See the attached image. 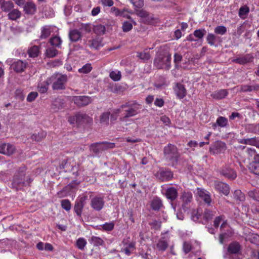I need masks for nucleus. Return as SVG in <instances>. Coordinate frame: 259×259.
I'll list each match as a JSON object with an SVG mask.
<instances>
[{
    "instance_id": "nucleus-49",
    "label": "nucleus",
    "mask_w": 259,
    "mask_h": 259,
    "mask_svg": "<svg viewBox=\"0 0 259 259\" xmlns=\"http://www.w3.org/2000/svg\"><path fill=\"white\" fill-rule=\"evenodd\" d=\"M110 77L114 81H118L121 77V73L120 71H111L110 73Z\"/></svg>"
},
{
    "instance_id": "nucleus-17",
    "label": "nucleus",
    "mask_w": 259,
    "mask_h": 259,
    "mask_svg": "<svg viewBox=\"0 0 259 259\" xmlns=\"http://www.w3.org/2000/svg\"><path fill=\"white\" fill-rule=\"evenodd\" d=\"M92 119L88 115L82 113H77L76 114V123L78 125H82L84 123H90L92 122Z\"/></svg>"
},
{
    "instance_id": "nucleus-28",
    "label": "nucleus",
    "mask_w": 259,
    "mask_h": 259,
    "mask_svg": "<svg viewBox=\"0 0 259 259\" xmlns=\"http://www.w3.org/2000/svg\"><path fill=\"white\" fill-rule=\"evenodd\" d=\"M162 206V201L158 197H155L151 201V207L154 210H159Z\"/></svg>"
},
{
    "instance_id": "nucleus-27",
    "label": "nucleus",
    "mask_w": 259,
    "mask_h": 259,
    "mask_svg": "<svg viewBox=\"0 0 259 259\" xmlns=\"http://www.w3.org/2000/svg\"><path fill=\"white\" fill-rule=\"evenodd\" d=\"M22 15L21 12L18 9H13L8 14V17L9 20L16 21L19 19Z\"/></svg>"
},
{
    "instance_id": "nucleus-36",
    "label": "nucleus",
    "mask_w": 259,
    "mask_h": 259,
    "mask_svg": "<svg viewBox=\"0 0 259 259\" xmlns=\"http://www.w3.org/2000/svg\"><path fill=\"white\" fill-rule=\"evenodd\" d=\"M59 51L54 48H48L46 49L45 54L48 58H53L58 55Z\"/></svg>"
},
{
    "instance_id": "nucleus-7",
    "label": "nucleus",
    "mask_w": 259,
    "mask_h": 259,
    "mask_svg": "<svg viewBox=\"0 0 259 259\" xmlns=\"http://www.w3.org/2000/svg\"><path fill=\"white\" fill-rule=\"evenodd\" d=\"M135 13L141 18L142 21L145 24H150L154 22L153 15L143 9L136 10Z\"/></svg>"
},
{
    "instance_id": "nucleus-55",
    "label": "nucleus",
    "mask_w": 259,
    "mask_h": 259,
    "mask_svg": "<svg viewBox=\"0 0 259 259\" xmlns=\"http://www.w3.org/2000/svg\"><path fill=\"white\" fill-rule=\"evenodd\" d=\"M183 249L184 252L187 254L191 251L192 244L189 242L185 241L183 243Z\"/></svg>"
},
{
    "instance_id": "nucleus-26",
    "label": "nucleus",
    "mask_w": 259,
    "mask_h": 259,
    "mask_svg": "<svg viewBox=\"0 0 259 259\" xmlns=\"http://www.w3.org/2000/svg\"><path fill=\"white\" fill-rule=\"evenodd\" d=\"M156 249L160 251H164L168 246V243L164 238H161L158 240L156 244Z\"/></svg>"
},
{
    "instance_id": "nucleus-3",
    "label": "nucleus",
    "mask_w": 259,
    "mask_h": 259,
    "mask_svg": "<svg viewBox=\"0 0 259 259\" xmlns=\"http://www.w3.org/2000/svg\"><path fill=\"white\" fill-rule=\"evenodd\" d=\"M163 154L165 159L169 161L172 165L178 163L180 154L177 147L173 144H168L163 149Z\"/></svg>"
},
{
    "instance_id": "nucleus-53",
    "label": "nucleus",
    "mask_w": 259,
    "mask_h": 259,
    "mask_svg": "<svg viewBox=\"0 0 259 259\" xmlns=\"http://www.w3.org/2000/svg\"><path fill=\"white\" fill-rule=\"evenodd\" d=\"M206 33V31L205 29H197L194 31L193 34L195 37L201 39L203 38Z\"/></svg>"
},
{
    "instance_id": "nucleus-37",
    "label": "nucleus",
    "mask_w": 259,
    "mask_h": 259,
    "mask_svg": "<svg viewBox=\"0 0 259 259\" xmlns=\"http://www.w3.org/2000/svg\"><path fill=\"white\" fill-rule=\"evenodd\" d=\"M89 241L91 244L95 246L102 245L104 242L102 238L94 236L91 238Z\"/></svg>"
},
{
    "instance_id": "nucleus-56",
    "label": "nucleus",
    "mask_w": 259,
    "mask_h": 259,
    "mask_svg": "<svg viewBox=\"0 0 259 259\" xmlns=\"http://www.w3.org/2000/svg\"><path fill=\"white\" fill-rule=\"evenodd\" d=\"M214 31L217 34L223 35L227 32V29L226 27L224 26H219L215 28Z\"/></svg>"
},
{
    "instance_id": "nucleus-63",
    "label": "nucleus",
    "mask_w": 259,
    "mask_h": 259,
    "mask_svg": "<svg viewBox=\"0 0 259 259\" xmlns=\"http://www.w3.org/2000/svg\"><path fill=\"white\" fill-rule=\"evenodd\" d=\"M15 95L17 99L20 100H23L25 97L21 89H17L15 92Z\"/></svg>"
},
{
    "instance_id": "nucleus-4",
    "label": "nucleus",
    "mask_w": 259,
    "mask_h": 259,
    "mask_svg": "<svg viewBox=\"0 0 259 259\" xmlns=\"http://www.w3.org/2000/svg\"><path fill=\"white\" fill-rule=\"evenodd\" d=\"M49 79L51 83H53L52 88L54 90H64L68 77L66 75L56 74L52 75Z\"/></svg>"
},
{
    "instance_id": "nucleus-52",
    "label": "nucleus",
    "mask_w": 259,
    "mask_h": 259,
    "mask_svg": "<svg viewBox=\"0 0 259 259\" xmlns=\"http://www.w3.org/2000/svg\"><path fill=\"white\" fill-rule=\"evenodd\" d=\"M89 42L90 43V47L95 49H98L101 46V42L97 39L90 40Z\"/></svg>"
},
{
    "instance_id": "nucleus-54",
    "label": "nucleus",
    "mask_w": 259,
    "mask_h": 259,
    "mask_svg": "<svg viewBox=\"0 0 259 259\" xmlns=\"http://www.w3.org/2000/svg\"><path fill=\"white\" fill-rule=\"evenodd\" d=\"M114 227V223L113 222L106 223L102 226L103 230L107 231H112Z\"/></svg>"
},
{
    "instance_id": "nucleus-9",
    "label": "nucleus",
    "mask_w": 259,
    "mask_h": 259,
    "mask_svg": "<svg viewBox=\"0 0 259 259\" xmlns=\"http://www.w3.org/2000/svg\"><path fill=\"white\" fill-rule=\"evenodd\" d=\"M155 177L161 181H169L173 178L172 172L167 169H160L155 175Z\"/></svg>"
},
{
    "instance_id": "nucleus-18",
    "label": "nucleus",
    "mask_w": 259,
    "mask_h": 259,
    "mask_svg": "<svg viewBox=\"0 0 259 259\" xmlns=\"http://www.w3.org/2000/svg\"><path fill=\"white\" fill-rule=\"evenodd\" d=\"M197 194L200 198H201L205 203L209 205L211 202V199L210 193L203 189L198 188L197 189Z\"/></svg>"
},
{
    "instance_id": "nucleus-19",
    "label": "nucleus",
    "mask_w": 259,
    "mask_h": 259,
    "mask_svg": "<svg viewBox=\"0 0 259 259\" xmlns=\"http://www.w3.org/2000/svg\"><path fill=\"white\" fill-rule=\"evenodd\" d=\"M253 59L254 57L252 54H247L234 59L233 62L240 64H244L252 62Z\"/></svg>"
},
{
    "instance_id": "nucleus-62",
    "label": "nucleus",
    "mask_w": 259,
    "mask_h": 259,
    "mask_svg": "<svg viewBox=\"0 0 259 259\" xmlns=\"http://www.w3.org/2000/svg\"><path fill=\"white\" fill-rule=\"evenodd\" d=\"M79 30L84 31L89 33L91 31V27L90 24H81Z\"/></svg>"
},
{
    "instance_id": "nucleus-16",
    "label": "nucleus",
    "mask_w": 259,
    "mask_h": 259,
    "mask_svg": "<svg viewBox=\"0 0 259 259\" xmlns=\"http://www.w3.org/2000/svg\"><path fill=\"white\" fill-rule=\"evenodd\" d=\"M174 92L177 97L182 99L184 98L187 94V91L183 84L181 83H176L174 87Z\"/></svg>"
},
{
    "instance_id": "nucleus-44",
    "label": "nucleus",
    "mask_w": 259,
    "mask_h": 259,
    "mask_svg": "<svg viewBox=\"0 0 259 259\" xmlns=\"http://www.w3.org/2000/svg\"><path fill=\"white\" fill-rule=\"evenodd\" d=\"M215 211H212L209 209H205L204 214H203V218L206 221H209L215 215Z\"/></svg>"
},
{
    "instance_id": "nucleus-47",
    "label": "nucleus",
    "mask_w": 259,
    "mask_h": 259,
    "mask_svg": "<svg viewBox=\"0 0 259 259\" xmlns=\"http://www.w3.org/2000/svg\"><path fill=\"white\" fill-rule=\"evenodd\" d=\"M217 123L219 126L225 127L228 124V120L224 117L220 116L217 120Z\"/></svg>"
},
{
    "instance_id": "nucleus-31",
    "label": "nucleus",
    "mask_w": 259,
    "mask_h": 259,
    "mask_svg": "<svg viewBox=\"0 0 259 259\" xmlns=\"http://www.w3.org/2000/svg\"><path fill=\"white\" fill-rule=\"evenodd\" d=\"M228 94L226 90H220L211 94V96L215 99H221L225 98Z\"/></svg>"
},
{
    "instance_id": "nucleus-33",
    "label": "nucleus",
    "mask_w": 259,
    "mask_h": 259,
    "mask_svg": "<svg viewBox=\"0 0 259 259\" xmlns=\"http://www.w3.org/2000/svg\"><path fill=\"white\" fill-rule=\"evenodd\" d=\"M47 136V133L45 131H40L37 134H33L31 136L32 140L39 142L44 139Z\"/></svg>"
},
{
    "instance_id": "nucleus-50",
    "label": "nucleus",
    "mask_w": 259,
    "mask_h": 259,
    "mask_svg": "<svg viewBox=\"0 0 259 259\" xmlns=\"http://www.w3.org/2000/svg\"><path fill=\"white\" fill-rule=\"evenodd\" d=\"M249 12V9L247 6H245L241 7L239 10V16L240 17L244 18L243 16L247 15Z\"/></svg>"
},
{
    "instance_id": "nucleus-12",
    "label": "nucleus",
    "mask_w": 259,
    "mask_h": 259,
    "mask_svg": "<svg viewBox=\"0 0 259 259\" xmlns=\"http://www.w3.org/2000/svg\"><path fill=\"white\" fill-rule=\"evenodd\" d=\"M226 150V144L222 141H218L214 143L209 148V150L213 154L224 152Z\"/></svg>"
},
{
    "instance_id": "nucleus-35",
    "label": "nucleus",
    "mask_w": 259,
    "mask_h": 259,
    "mask_svg": "<svg viewBox=\"0 0 259 259\" xmlns=\"http://www.w3.org/2000/svg\"><path fill=\"white\" fill-rule=\"evenodd\" d=\"M39 53V48L37 46H33L28 50L29 56L32 58L37 57Z\"/></svg>"
},
{
    "instance_id": "nucleus-29",
    "label": "nucleus",
    "mask_w": 259,
    "mask_h": 259,
    "mask_svg": "<svg viewBox=\"0 0 259 259\" xmlns=\"http://www.w3.org/2000/svg\"><path fill=\"white\" fill-rule=\"evenodd\" d=\"M50 84L51 81L49 78L47 79V80L39 83L38 84V91L41 93H46Z\"/></svg>"
},
{
    "instance_id": "nucleus-5",
    "label": "nucleus",
    "mask_w": 259,
    "mask_h": 259,
    "mask_svg": "<svg viewBox=\"0 0 259 259\" xmlns=\"http://www.w3.org/2000/svg\"><path fill=\"white\" fill-rule=\"evenodd\" d=\"M115 147L113 143L102 142L95 143L90 146V150L95 155H98L100 152L109 149H113Z\"/></svg>"
},
{
    "instance_id": "nucleus-39",
    "label": "nucleus",
    "mask_w": 259,
    "mask_h": 259,
    "mask_svg": "<svg viewBox=\"0 0 259 259\" xmlns=\"http://www.w3.org/2000/svg\"><path fill=\"white\" fill-rule=\"evenodd\" d=\"M110 115V112H105L103 113L100 116V122L106 125H108Z\"/></svg>"
},
{
    "instance_id": "nucleus-14",
    "label": "nucleus",
    "mask_w": 259,
    "mask_h": 259,
    "mask_svg": "<svg viewBox=\"0 0 259 259\" xmlns=\"http://www.w3.org/2000/svg\"><path fill=\"white\" fill-rule=\"evenodd\" d=\"M15 147L10 144L1 143L0 144V153L10 156L15 151Z\"/></svg>"
},
{
    "instance_id": "nucleus-11",
    "label": "nucleus",
    "mask_w": 259,
    "mask_h": 259,
    "mask_svg": "<svg viewBox=\"0 0 259 259\" xmlns=\"http://www.w3.org/2000/svg\"><path fill=\"white\" fill-rule=\"evenodd\" d=\"M214 187L217 191L223 194L225 196H228L230 193V188L228 184L225 183L220 181H215Z\"/></svg>"
},
{
    "instance_id": "nucleus-51",
    "label": "nucleus",
    "mask_w": 259,
    "mask_h": 259,
    "mask_svg": "<svg viewBox=\"0 0 259 259\" xmlns=\"http://www.w3.org/2000/svg\"><path fill=\"white\" fill-rule=\"evenodd\" d=\"M61 205L62 207L66 211H69L71 209V203L68 199L62 200Z\"/></svg>"
},
{
    "instance_id": "nucleus-23",
    "label": "nucleus",
    "mask_w": 259,
    "mask_h": 259,
    "mask_svg": "<svg viewBox=\"0 0 259 259\" xmlns=\"http://www.w3.org/2000/svg\"><path fill=\"white\" fill-rule=\"evenodd\" d=\"M178 196V190L174 187L167 188L165 191V196L171 201L175 200Z\"/></svg>"
},
{
    "instance_id": "nucleus-25",
    "label": "nucleus",
    "mask_w": 259,
    "mask_h": 259,
    "mask_svg": "<svg viewBox=\"0 0 259 259\" xmlns=\"http://www.w3.org/2000/svg\"><path fill=\"white\" fill-rule=\"evenodd\" d=\"M220 173L223 176L231 180L235 179L237 176L236 172L232 169L230 168H223L220 171Z\"/></svg>"
},
{
    "instance_id": "nucleus-58",
    "label": "nucleus",
    "mask_w": 259,
    "mask_h": 259,
    "mask_svg": "<svg viewBox=\"0 0 259 259\" xmlns=\"http://www.w3.org/2000/svg\"><path fill=\"white\" fill-rule=\"evenodd\" d=\"M132 4L137 8L140 9L144 6V0H130Z\"/></svg>"
},
{
    "instance_id": "nucleus-42",
    "label": "nucleus",
    "mask_w": 259,
    "mask_h": 259,
    "mask_svg": "<svg viewBox=\"0 0 259 259\" xmlns=\"http://www.w3.org/2000/svg\"><path fill=\"white\" fill-rule=\"evenodd\" d=\"M234 198L239 201H244L245 199L244 194L240 190H236L233 194Z\"/></svg>"
},
{
    "instance_id": "nucleus-43",
    "label": "nucleus",
    "mask_w": 259,
    "mask_h": 259,
    "mask_svg": "<svg viewBox=\"0 0 259 259\" xmlns=\"http://www.w3.org/2000/svg\"><path fill=\"white\" fill-rule=\"evenodd\" d=\"M249 169L254 174L259 175V163H250Z\"/></svg>"
},
{
    "instance_id": "nucleus-21",
    "label": "nucleus",
    "mask_w": 259,
    "mask_h": 259,
    "mask_svg": "<svg viewBox=\"0 0 259 259\" xmlns=\"http://www.w3.org/2000/svg\"><path fill=\"white\" fill-rule=\"evenodd\" d=\"M23 11L26 14L33 15L36 11V6L33 2H26L23 6Z\"/></svg>"
},
{
    "instance_id": "nucleus-34",
    "label": "nucleus",
    "mask_w": 259,
    "mask_h": 259,
    "mask_svg": "<svg viewBox=\"0 0 259 259\" xmlns=\"http://www.w3.org/2000/svg\"><path fill=\"white\" fill-rule=\"evenodd\" d=\"M240 249V245L239 243L237 242H233L231 243L228 248V251L229 252L232 254L237 253Z\"/></svg>"
},
{
    "instance_id": "nucleus-13",
    "label": "nucleus",
    "mask_w": 259,
    "mask_h": 259,
    "mask_svg": "<svg viewBox=\"0 0 259 259\" xmlns=\"http://www.w3.org/2000/svg\"><path fill=\"white\" fill-rule=\"evenodd\" d=\"M27 63L25 61L18 60L14 61L11 65V67L16 72L21 73L24 72L27 67Z\"/></svg>"
},
{
    "instance_id": "nucleus-59",
    "label": "nucleus",
    "mask_w": 259,
    "mask_h": 259,
    "mask_svg": "<svg viewBox=\"0 0 259 259\" xmlns=\"http://www.w3.org/2000/svg\"><path fill=\"white\" fill-rule=\"evenodd\" d=\"M122 30L124 32H128L133 28V25L128 21H125L122 24Z\"/></svg>"
},
{
    "instance_id": "nucleus-45",
    "label": "nucleus",
    "mask_w": 259,
    "mask_h": 259,
    "mask_svg": "<svg viewBox=\"0 0 259 259\" xmlns=\"http://www.w3.org/2000/svg\"><path fill=\"white\" fill-rule=\"evenodd\" d=\"M87 244L86 240L83 238H79L76 242V245L77 248L80 250H83Z\"/></svg>"
},
{
    "instance_id": "nucleus-22",
    "label": "nucleus",
    "mask_w": 259,
    "mask_h": 259,
    "mask_svg": "<svg viewBox=\"0 0 259 259\" xmlns=\"http://www.w3.org/2000/svg\"><path fill=\"white\" fill-rule=\"evenodd\" d=\"M239 143L249 145L256 147L259 148V138H252L242 139L238 140Z\"/></svg>"
},
{
    "instance_id": "nucleus-6",
    "label": "nucleus",
    "mask_w": 259,
    "mask_h": 259,
    "mask_svg": "<svg viewBox=\"0 0 259 259\" xmlns=\"http://www.w3.org/2000/svg\"><path fill=\"white\" fill-rule=\"evenodd\" d=\"M141 105L138 103L134 102L133 105L128 109L125 110V115L120 117L119 121L124 122L128 120V118L137 115L140 112Z\"/></svg>"
},
{
    "instance_id": "nucleus-30",
    "label": "nucleus",
    "mask_w": 259,
    "mask_h": 259,
    "mask_svg": "<svg viewBox=\"0 0 259 259\" xmlns=\"http://www.w3.org/2000/svg\"><path fill=\"white\" fill-rule=\"evenodd\" d=\"M14 4L11 1H4L1 4V9L5 12H10L14 8Z\"/></svg>"
},
{
    "instance_id": "nucleus-48",
    "label": "nucleus",
    "mask_w": 259,
    "mask_h": 259,
    "mask_svg": "<svg viewBox=\"0 0 259 259\" xmlns=\"http://www.w3.org/2000/svg\"><path fill=\"white\" fill-rule=\"evenodd\" d=\"M217 39V36L212 33H208L207 37H206V40L208 44H209L210 46H214L215 40Z\"/></svg>"
},
{
    "instance_id": "nucleus-24",
    "label": "nucleus",
    "mask_w": 259,
    "mask_h": 259,
    "mask_svg": "<svg viewBox=\"0 0 259 259\" xmlns=\"http://www.w3.org/2000/svg\"><path fill=\"white\" fill-rule=\"evenodd\" d=\"M68 35L69 39L72 42L78 41L81 39L82 36L81 32L76 29L70 30Z\"/></svg>"
},
{
    "instance_id": "nucleus-57",
    "label": "nucleus",
    "mask_w": 259,
    "mask_h": 259,
    "mask_svg": "<svg viewBox=\"0 0 259 259\" xmlns=\"http://www.w3.org/2000/svg\"><path fill=\"white\" fill-rule=\"evenodd\" d=\"M137 57L141 60L146 61L148 60L150 58V55L149 53L144 51L143 52L138 53Z\"/></svg>"
},
{
    "instance_id": "nucleus-2",
    "label": "nucleus",
    "mask_w": 259,
    "mask_h": 259,
    "mask_svg": "<svg viewBox=\"0 0 259 259\" xmlns=\"http://www.w3.org/2000/svg\"><path fill=\"white\" fill-rule=\"evenodd\" d=\"M25 171L26 167L25 166L21 167L14 177L12 185L13 188L17 190L28 185L31 182V179L29 178H27L25 180Z\"/></svg>"
},
{
    "instance_id": "nucleus-61",
    "label": "nucleus",
    "mask_w": 259,
    "mask_h": 259,
    "mask_svg": "<svg viewBox=\"0 0 259 259\" xmlns=\"http://www.w3.org/2000/svg\"><path fill=\"white\" fill-rule=\"evenodd\" d=\"M225 216L223 215H220L215 218L214 220V226L215 228H218L220 223L224 221Z\"/></svg>"
},
{
    "instance_id": "nucleus-41",
    "label": "nucleus",
    "mask_w": 259,
    "mask_h": 259,
    "mask_svg": "<svg viewBox=\"0 0 259 259\" xmlns=\"http://www.w3.org/2000/svg\"><path fill=\"white\" fill-rule=\"evenodd\" d=\"M94 31L98 35H103L105 32L106 28L103 25L97 24L94 26Z\"/></svg>"
},
{
    "instance_id": "nucleus-1",
    "label": "nucleus",
    "mask_w": 259,
    "mask_h": 259,
    "mask_svg": "<svg viewBox=\"0 0 259 259\" xmlns=\"http://www.w3.org/2000/svg\"><path fill=\"white\" fill-rule=\"evenodd\" d=\"M171 55L167 51H160L154 61V65L158 69L168 70L170 67Z\"/></svg>"
},
{
    "instance_id": "nucleus-15",
    "label": "nucleus",
    "mask_w": 259,
    "mask_h": 259,
    "mask_svg": "<svg viewBox=\"0 0 259 259\" xmlns=\"http://www.w3.org/2000/svg\"><path fill=\"white\" fill-rule=\"evenodd\" d=\"M88 197L83 196L80 197L79 200L76 201L74 207V210L78 217H80L82 213V210L85 204V201Z\"/></svg>"
},
{
    "instance_id": "nucleus-40",
    "label": "nucleus",
    "mask_w": 259,
    "mask_h": 259,
    "mask_svg": "<svg viewBox=\"0 0 259 259\" xmlns=\"http://www.w3.org/2000/svg\"><path fill=\"white\" fill-rule=\"evenodd\" d=\"M181 198L185 204L190 203L192 200V195L190 192H184L181 196Z\"/></svg>"
},
{
    "instance_id": "nucleus-64",
    "label": "nucleus",
    "mask_w": 259,
    "mask_h": 259,
    "mask_svg": "<svg viewBox=\"0 0 259 259\" xmlns=\"http://www.w3.org/2000/svg\"><path fill=\"white\" fill-rule=\"evenodd\" d=\"M251 243L259 245V235L257 234H253L250 238Z\"/></svg>"
},
{
    "instance_id": "nucleus-32",
    "label": "nucleus",
    "mask_w": 259,
    "mask_h": 259,
    "mask_svg": "<svg viewBox=\"0 0 259 259\" xmlns=\"http://www.w3.org/2000/svg\"><path fill=\"white\" fill-rule=\"evenodd\" d=\"M49 42L52 46L60 48L62 41L59 36H55L50 39Z\"/></svg>"
},
{
    "instance_id": "nucleus-60",
    "label": "nucleus",
    "mask_w": 259,
    "mask_h": 259,
    "mask_svg": "<svg viewBox=\"0 0 259 259\" xmlns=\"http://www.w3.org/2000/svg\"><path fill=\"white\" fill-rule=\"evenodd\" d=\"M38 94L36 92H32L30 93L27 97V101L28 102H31L33 101L37 97Z\"/></svg>"
},
{
    "instance_id": "nucleus-10",
    "label": "nucleus",
    "mask_w": 259,
    "mask_h": 259,
    "mask_svg": "<svg viewBox=\"0 0 259 259\" xmlns=\"http://www.w3.org/2000/svg\"><path fill=\"white\" fill-rule=\"evenodd\" d=\"M72 100L75 105L80 107L87 106L92 102L91 97L81 96H74Z\"/></svg>"
},
{
    "instance_id": "nucleus-20",
    "label": "nucleus",
    "mask_w": 259,
    "mask_h": 259,
    "mask_svg": "<svg viewBox=\"0 0 259 259\" xmlns=\"http://www.w3.org/2000/svg\"><path fill=\"white\" fill-rule=\"evenodd\" d=\"M55 27L51 25H45L41 28V34L39 38L41 39L47 38L53 31Z\"/></svg>"
},
{
    "instance_id": "nucleus-38",
    "label": "nucleus",
    "mask_w": 259,
    "mask_h": 259,
    "mask_svg": "<svg viewBox=\"0 0 259 259\" xmlns=\"http://www.w3.org/2000/svg\"><path fill=\"white\" fill-rule=\"evenodd\" d=\"M248 196L255 201H259V189H253L248 191Z\"/></svg>"
},
{
    "instance_id": "nucleus-8",
    "label": "nucleus",
    "mask_w": 259,
    "mask_h": 259,
    "mask_svg": "<svg viewBox=\"0 0 259 259\" xmlns=\"http://www.w3.org/2000/svg\"><path fill=\"white\" fill-rule=\"evenodd\" d=\"M90 205L95 210L99 211L103 209L105 205L103 196H95L91 199Z\"/></svg>"
},
{
    "instance_id": "nucleus-46",
    "label": "nucleus",
    "mask_w": 259,
    "mask_h": 259,
    "mask_svg": "<svg viewBox=\"0 0 259 259\" xmlns=\"http://www.w3.org/2000/svg\"><path fill=\"white\" fill-rule=\"evenodd\" d=\"M92 69L91 64H86L81 68L78 69V72L80 73L87 74L89 73Z\"/></svg>"
}]
</instances>
